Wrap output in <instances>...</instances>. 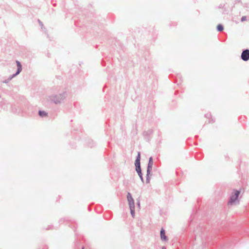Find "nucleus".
Segmentation results:
<instances>
[{"label": "nucleus", "mask_w": 249, "mask_h": 249, "mask_svg": "<svg viewBox=\"0 0 249 249\" xmlns=\"http://www.w3.org/2000/svg\"><path fill=\"white\" fill-rule=\"evenodd\" d=\"M240 193V191L233 190L230 195V198L228 201V205H233L238 203V196Z\"/></svg>", "instance_id": "f257e3e1"}, {"label": "nucleus", "mask_w": 249, "mask_h": 249, "mask_svg": "<svg viewBox=\"0 0 249 249\" xmlns=\"http://www.w3.org/2000/svg\"><path fill=\"white\" fill-rule=\"evenodd\" d=\"M135 166L136 167L140 166V161L139 159H136L135 161Z\"/></svg>", "instance_id": "9b49d317"}, {"label": "nucleus", "mask_w": 249, "mask_h": 249, "mask_svg": "<svg viewBox=\"0 0 249 249\" xmlns=\"http://www.w3.org/2000/svg\"><path fill=\"white\" fill-rule=\"evenodd\" d=\"M217 29L218 31H222L223 30V27L221 24H218L217 26Z\"/></svg>", "instance_id": "9d476101"}, {"label": "nucleus", "mask_w": 249, "mask_h": 249, "mask_svg": "<svg viewBox=\"0 0 249 249\" xmlns=\"http://www.w3.org/2000/svg\"><path fill=\"white\" fill-rule=\"evenodd\" d=\"M130 207V212H131V214L132 216L133 217H134V215H135V210H134V203H132V204L130 205V206H129Z\"/></svg>", "instance_id": "39448f33"}, {"label": "nucleus", "mask_w": 249, "mask_h": 249, "mask_svg": "<svg viewBox=\"0 0 249 249\" xmlns=\"http://www.w3.org/2000/svg\"><path fill=\"white\" fill-rule=\"evenodd\" d=\"M136 170L137 171V172H138L140 177L141 178V179H142V173H141V167L140 166H139V167H136Z\"/></svg>", "instance_id": "6e6552de"}, {"label": "nucleus", "mask_w": 249, "mask_h": 249, "mask_svg": "<svg viewBox=\"0 0 249 249\" xmlns=\"http://www.w3.org/2000/svg\"><path fill=\"white\" fill-rule=\"evenodd\" d=\"M247 20V17L246 16H243L241 18V21L243 22Z\"/></svg>", "instance_id": "f8f14e48"}, {"label": "nucleus", "mask_w": 249, "mask_h": 249, "mask_svg": "<svg viewBox=\"0 0 249 249\" xmlns=\"http://www.w3.org/2000/svg\"><path fill=\"white\" fill-rule=\"evenodd\" d=\"M137 159H139L140 160V153L138 154V155Z\"/></svg>", "instance_id": "ddd939ff"}, {"label": "nucleus", "mask_w": 249, "mask_h": 249, "mask_svg": "<svg viewBox=\"0 0 249 249\" xmlns=\"http://www.w3.org/2000/svg\"><path fill=\"white\" fill-rule=\"evenodd\" d=\"M241 58L244 61H247L249 59V50L244 51L241 54Z\"/></svg>", "instance_id": "7ed1b4c3"}, {"label": "nucleus", "mask_w": 249, "mask_h": 249, "mask_svg": "<svg viewBox=\"0 0 249 249\" xmlns=\"http://www.w3.org/2000/svg\"><path fill=\"white\" fill-rule=\"evenodd\" d=\"M160 237L162 240L164 241H167L168 239L167 237L165 235V231L163 229L160 231Z\"/></svg>", "instance_id": "20e7f679"}, {"label": "nucleus", "mask_w": 249, "mask_h": 249, "mask_svg": "<svg viewBox=\"0 0 249 249\" xmlns=\"http://www.w3.org/2000/svg\"><path fill=\"white\" fill-rule=\"evenodd\" d=\"M127 200L129 203V206H130V205L132 204V203H134V200L132 198V196H131V194L128 193L127 196Z\"/></svg>", "instance_id": "423d86ee"}, {"label": "nucleus", "mask_w": 249, "mask_h": 249, "mask_svg": "<svg viewBox=\"0 0 249 249\" xmlns=\"http://www.w3.org/2000/svg\"><path fill=\"white\" fill-rule=\"evenodd\" d=\"M153 161L152 158L151 157L149 159V163L148 165V168L147 170V179H146V182L147 183H149L150 181V172L152 170V167L153 165Z\"/></svg>", "instance_id": "f03ea898"}, {"label": "nucleus", "mask_w": 249, "mask_h": 249, "mask_svg": "<svg viewBox=\"0 0 249 249\" xmlns=\"http://www.w3.org/2000/svg\"><path fill=\"white\" fill-rule=\"evenodd\" d=\"M16 63H17V66H18V71L15 75H17L18 73H19V72L21 71V70H22L21 65L20 64L19 62H18V61H17Z\"/></svg>", "instance_id": "0eeeda50"}, {"label": "nucleus", "mask_w": 249, "mask_h": 249, "mask_svg": "<svg viewBox=\"0 0 249 249\" xmlns=\"http://www.w3.org/2000/svg\"><path fill=\"white\" fill-rule=\"evenodd\" d=\"M39 114L41 117L46 116L47 115V113L44 111H39Z\"/></svg>", "instance_id": "1a4fd4ad"}]
</instances>
